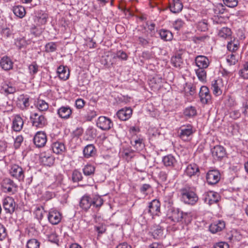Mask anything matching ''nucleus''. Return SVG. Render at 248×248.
Returning a JSON list of instances; mask_svg holds the SVG:
<instances>
[{
    "instance_id": "c9c22d12",
    "label": "nucleus",
    "mask_w": 248,
    "mask_h": 248,
    "mask_svg": "<svg viewBox=\"0 0 248 248\" xmlns=\"http://www.w3.org/2000/svg\"><path fill=\"white\" fill-rule=\"evenodd\" d=\"M13 12L14 14L19 18H23L26 14L24 7L21 5L15 6L13 7Z\"/></svg>"
},
{
    "instance_id": "a19ab883",
    "label": "nucleus",
    "mask_w": 248,
    "mask_h": 248,
    "mask_svg": "<svg viewBox=\"0 0 248 248\" xmlns=\"http://www.w3.org/2000/svg\"><path fill=\"white\" fill-rule=\"evenodd\" d=\"M184 115L188 117H193L197 114V110L195 107L190 106L186 108L184 111Z\"/></svg>"
},
{
    "instance_id": "473e14b6",
    "label": "nucleus",
    "mask_w": 248,
    "mask_h": 248,
    "mask_svg": "<svg viewBox=\"0 0 248 248\" xmlns=\"http://www.w3.org/2000/svg\"><path fill=\"white\" fill-rule=\"evenodd\" d=\"M60 78L66 80L68 79L69 76V72L67 71V67L62 65H60L58 68L57 71Z\"/></svg>"
},
{
    "instance_id": "39448f33",
    "label": "nucleus",
    "mask_w": 248,
    "mask_h": 248,
    "mask_svg": "<svg viewBox=\"0 0 248 248\" xmlns=\"http://www.w3.org/2000/svg\"><path fill=\"white\" fill-rule=\"evenodd\" d=\"M220 199L219 194L213 191L205 192L202 195V200L209 205L217 203Z\"/></svg>"
},
{
    "instance_id": "864d4df0",
    "label": "nucleus",
    "mask_w": 248,
    "mask_h": 248,
    "mask_svg": "<svg viewBox=\"0 0 248 248\" xmlns=\"http://www.w3.org/2000/svg\"><path fill=\"white\" fill-rule=\"evenodd\" d=\"M2 89L4 92L8 94L13 93L16 91L15 87L9 84L4 85Z\"/></svg>"
},
{
    "instance_id": "8fccbe9b",
    "label": "nucleus",
    "mask_w": 248,
    "mask_h": 248,
    "mask_svg": "<svg viewBox=\"0 0 248 248\" xmlns=\"http://www.w3.org/2000/svg\"><path fill=\"white\" fill-rule=\"evenodd\" d=\"M34 213L36 218L38 220H42L44 217V214L46 213V212L44 211L43 209L41 207H38L36 208Z\"/></svg>"
},
{
    "instance_id": "f3484780",
    "label": "nucleus",
    "mask_w": 248,
    "mask_h": 248,
    "mask_svg": "<svg viewBox=\"0 0 248 248\" xmlns=\"http://www.w3.org/2000/svg\"><path fill=\"white\" fill-rule=\"evenodd\" d=\"M40 160L43 165L50 166L54 162V158L49 152H44L40 154Z\"/></svg>"
},
{
    "instance_id": "412c9836",
    "label": "nucleus",
    "mask_w": 248,
    "mask_h": 248,
    "mask_svg": "<svg viewBox=\"0 0 248 248\" xmlns=\"http://www.w3.org/2000/svg\"><path fill=\"white\" fill-rule=\"evenodd\" d=\"M162 161L165 167L170 169L174 168L177 163L175 157L171 154L163 156Z\"/></svg>"
},
{
    "instance_id": "2f4dec72",
    "label": "nucleus",
    "mask_w": 248,
    "mask_h": 248,
    "mask_svg": "<svg viewBox=\"0 0 248 248\" xmlns=\"http://www.w3.org/2000/svg\"><path fill=\"white\" fill-rule=\"evenodd\" d=\"M240 47L239 41L235 38L228 42L227 47L229 51L232 52H236Z\"/></svg>"
},
{
    "instance_id": "79ce46f5",
    "label": "nucleus",
    "mask_w": 248,
    "mask_h": 248,
    "mask_svg": "<svg viewBox=\"0 0 248 248\" xmlns=\"http://www.w3.org/2000/svg\"><path fill=\"white\" fill-rule=\"evenodd\" d=\"M195 72L198 79L202 81L205 80L206 78V72L205 68H199L195 70Z\"/></svg>"
},
{
    "instance_id": "680f3d73",
    "label": "nucleus",
    "mask_w": 248,
    "mask_h": 248,
    "mask_svg": "<svg viewBox=\"0 0 248 248\" xmlns=\"http://www.w3.org/2000/svg\"><path fill=\"white\" fill-rule=\"evenodd\" d=\"M7 232L5 227L3 224L0 223V240H3L7 236Z\"/></svg>"
},
{
    "instance_id": "72a5a7b5",
    "label": "nucleus",
    "mask_w": 248,
    "mask_h": 248,
    "mask_svg": "<svg viewBox=\"0 0 248 248\" xmlns=\"http://www.w3.org/2000/svg\"><path fill=\"white\" fill-rule=\"evenodd\" d=\"M131 144L138 151H141L144 147L143 139L140 137L131 140Z\"/></svg>"
},
{
    "instance_id": "052dcab7",
    "label": "nucleus",
    "mask_w": 248,
    "mask_h": 248,
    "mask_svg": "<svg viewBox=\"0 0 248 248\" xmlns=\"http://www.w3.org/2000/svg\"><path fill=\"white\" fill-rule=\"evenodd\" d=\"M23 138L21 135L17 136L14 140V146L16 149H18L23 142Z\"/></svg>"
},
{
    "instance_id": "1a4fd4ad",
    "label": "nucleus",
    "mask_w": 248,
    "mask_h": 248,
    "mask_svg": "<svg viewBox=\"0 0 248 248\" xmlns=\"http://www.w3.org/2000/svg\"><path fill=\"white\" fill-rule=\"evenodd\" d=\"M199 97L200 101L202 104L212 103V96L209 89L205 86H202L200 90Z\"/></svg>"
},
{
    "instance_id": "bb28decb",
    "label": "nucleus",
    "mask_w": 248,
    "mask_h": 248,
    "mask_svg": "<svg viewBox=\"0 0 248 248\" xmlns=\"http://www.w3.org/2000/svg\"><path fill=\"white\" fill-rule=\"evenodd\" d=\"M92 198L87 195H84L80 199L79 206L85 211H87L92 206Z\"/></svg>"
},
{
    "instance_id": "9d476101",
    "label": "nucleus",
    "mask_w": 248,
    "mask_h": 248,
    "mask_svg": "<svg viewBox=\"0 0 248 248\" xmlns=\"http://www.w3.org/2000/svg\"><path fill=\"white\" fill-rule=\"evenodd\" d=\"M46 141L47 136L44 132L38 131L34 136L33 143L37 147H44L46 145Z\"/></svg>"
},
{
    "instance_id": "5701e85b",
    "label": "nucleus",
    "mask_w": 248,
    "mask_h": 248,
    "mask_svg": "<svg viewBox=\"0 0 248 248\" xmlns=\"http://www.w3.org/2000/svg\"><path fill=\"white\" fill-rule=\"evenodd\" d=\"M132 114V109L130 108H125L119 110L117 112V116L120 120L126 121L131 117Z\"/></svg>"
},
{
    "instance_id": "4c0bfd02",
    "label": "nucleus",
    "mask_w": 248,
    "mask_h": 248,
    "mask_svg": "<svg viewBox=\"0 0 248 248\" xmlns=\"http://www.w3.org/2000/svg\"><path fill=\"white\" fill-rule=\"evenodd\" d=\"M161 38L166 41H171L173 38L172 33L167 30H161L159 31Z\"/></svg>"
},
{
    "instance_id": "f03ea898",
    "label": "nucleus",
    "mask_w": 248,
    "mask_h": 248,
    "mask_svg": "<svg viewBox=\"0 0 248 248\" xmlns=\"http://www.w3.org/2000/svg\"><path fill=\"white\" fill-rule=\"evenodd\" d=\"M196 132L194 127L191 124H186L181 125L178 130V136L180 139L184 141H189Z\"/></svg>"
},
{
    "instance_id": "7c9ffc66",
    "label": "nucleus",
    "mask_w": 248,
    "mask_h": 248,
    "mask_svg": "<svg viewBox=\"0 0 248 248\" xmlns=\"http://www.w3.org/2000/svg\"><path fill=\"white\" fill-rule=\"evenodd\" d=\"M232 32L228 27H223L218 30L217 35L219 37L224 39H228L231 37Z\"/></svg>"
},
{
    "instance_id": "338daca9",
    "label": "nucleus",
    "mask_w": 248,
    "mask_h": 248,
    "mask_svg": "<svg viewBox=\"0 0 248 248\" xmlns=\"http://www.w3.org/2000/svg\"><path fill=\"white\" fill-rule=\"evenodd\" d=\"M95 231L98 232V235H100L105 233L106 231V228L105 226L101 225L95 227Z\"/></svg>"
},
{
    "instance_id": "c85d7f7f",
    "label": "nucleus",
    "mask_w": 248,
    "mask_h": 248,
    "mask_svg": "<svg viewBox=\"0 0 248 248\" xmlns=\"http://www.w3.org/2000/svg\"><path fill=\"white\" fill-rule=\"evenodd\" d=\"M0 65L3 70L8 71L13 68V62L9 57L4 56L0 59Z\"/></svg>"
},
{
    "instance_id": "4468645a",
    "label": "nucleus",
    "mask_w": 248,
    "mask_h": 248,
    "mask_svg": "<svg viewBox=\"0 0 248 248\" xmlns=\"http://www.w3.org/2000/svg\"><path fill=\"white\" fill-rule=\"evenodd\" d=\"M206 178L209 185H215L219 181L220 174L218 170H210L207 173Z\"/></svg>"
},
{
    "instance_id": "7ed1b4c3",
    "label": "nucleus",
    "mask_w": 248,
    "mask_h": 248,
    "mask_svg": "<svg viewBox=\"0 0 248 248\" xmlns=\"http://www.w3.org/2000/svg\"><path fill=\"white\" fill-rule=\"evenodd\" d=\"M30 119L32 125L38 128H42L47 124V119L40 113L32 112L31 113Z\"/></svg>"
},
{
    "instance_id": "de8ad7c7",
    "label": "nucleus",
    "mask_w": 248,
    "mask_h": 248,
    "mask_svg": "<svg viewBox=\"0 0 248 248\" xmlns=\"http://www.w3.org/2000/svg\"><path fill=\"white\" fill-rule=\"evenodd\" d=\"M225 6L221 3H217L214 8V11L216 14H222L225 12Z\"/></svg>"
},
{
    "instance_id": "0e129e2a",
    "label": "nucleus",
    "mask_w": 248,
    "mask_h": 248,
    "mask_svg": "<svg viewBox=\"0 0 248 248\" xmlns=\"http://www.w3.org/2000/svg\"><path fill=\"white\" fill-rule=\"evenodd\" d=\"M38 66L35 63H32L29 66V70L31 75L37 73L38 70Z\"/></svg>"
},
{
    "instance_id": "5fc2aeb1",
    "label": "nucleus",
    "mask_w": 248,
    "mask_h": 248,
    "mask_svg": "<svg viewBox=\"0 0 248 248\" xmlns=\"http://www.w3.org/2000/svg\"><path fill=\"white\" fill-rule=\"evenodd\" d=\"M82 179L81 173L78 170H74L72 173V180L74 182H77Z\"/></svg>"
},
{
    "instance_id": "a878e982",
    "label": "nucleus",
    "mask_w": 248,
    "mask_h": 248,
    "mask_svg": "<svg viewBox=\"0 0 248 248\" xmlns=\"http://www.w3.org/2000/svg\"><path fill=\"white\" fill-rule=\"evenodd\" d=\"M225 222L223 220H219L211 224L209 226V230L212 233H215L222 231L225 228Z\"/></svg>"
},
{
    "instance_id": "e2e57ef3",
    "label": "nucleus",
    "mask_w": 248,
    "mask_h": 248,
    "mask_svg": "<svg viewBox=\"0 0 248 248\" xmlns=\"http://www.w3.org/2000/svg\"><path fill=\"white\" fill-rule=\"evenodd\" d=\"M241 76L245 79H248V62L244 65L243 68L241 70Z\"/></svg>"
},
{
    "instance_id": "393cba45",
    "label": "nucleus",
    "mask_w": 248,
    "mask_h": 248,
    "mask_svg": "<svg viewBox=\"0 0 248 248\" xmlns=\"http://www.w3.org/2000/svg\"><path fill=\"white\" fill-rule=\"evenodd\" d=\"M170 63L174 67L181 69L184 64L183 59L182 57V54L180 53H175L170 59Z\"/></svg>"
},
{
    "instance_id": "37998d69",
    "label": "nucleus",
    "mask_w": 248,
    "mask_h": 248,
    "mask_svg": "<svg viewBox=\"0 0 248 248\" xmlns=\"http://www.w3.org/2000/svg\"><path fill=\"white\" fill-rule=\"evenodd\" d=\"M95 171V167L92 165L87 164L83 169V172L85 175L90 176L93 174Z\"/></svg>"
},
{
    "instance_id": "a18cd8bd",
    "label": "nucleus",
    "mask_w": 248,
    "mask_h": 248,
    "mask_svg": "<svg viewBox=\"0 0 248 248\" xmlns=\"http://www.w3.org/2000/svg\"><path fill=\"white\" fill-rule=\"evenodd\" d=\"M27 248H39L40 242L36 239L29 240L26 244Z\"/></svg>"
},
{
    "instance_id": "cd10ccee",
    "label": "nucleus",
    "mask_w": 248,
    "mask_h": 248,
    "mask_svg": "<svg viewBox=\"0 0 248 248\" xmlns=\"http://www.w3.org/2000/svg\"><path fill=\"white\" fill-rule=\"evenodd\" d=\"M96 154V150L93 144L87 145L83 150V154L85 158H89L93 157Z\"/></svg>"
},
{
    "instance_id": "f8f14e48",
    "label": "nucleus",
    "mask_w": 248,
    "mask_h": 248,
    "mask_svg": "<svg viewBox=\"0 0 248 248\" xmlns=\"http://www.w3.org/2000/svg\"><path fill=\"white\" fill-rule=\"evenodd\" d=\"M223 88L224 84L222 79L214 80L212 81L211 89L215 96H218L220 95L222 93Z\"/></svg>"
},
{
    "instance_id": "f704fd0d",
    "label": "nucleus",
    "mask_w": 248,
    "mask_h": 248,
    "mask_svg": "<svg viewBox=\"0 0 248 248\" xmlns=\"http://www.w3.org/2000/svg\"><path fill=\"white\" fill-rule=\"evenodd\" d=\"M35 106L40 111H46L49 108L48 104L42 99H38L35 104Z\"/></svg>"
},
{
    "instance_id": "9b49d317",
    "label": "nucleus",
    "mask_w": 248,
    "mask_h": 248,
    "mask_svg": "<svg viewBox=\"0 0 248 248\" xmlns=\"http://www.w3.org/2000/svg\"><path fill=\"white\" fill-rule=\"evenodd\" d=\"M72 112L69 106H62L57 109V114L60 118L66 120L72 118Z\"/></svg>"
},
{
    "instance_id": "774afa93",
    "label": "nucleus",
    "mask_w": 248,
    "mask_h": 248,
    "mask_svg": "<svg viewBox=\"0 0 248 248\" xmlns=\"http://www.w3.org/2000/svg\"><path fill=\"white\" fill-rule=\"evenodd\" d=\"M185 90H188L189 94L191 95H193L196 91V87L191 84H186V87L185 88Z\"/></svg>"
},
{
    "instance_id": "f257e3e1",
    "label": "nucleus",
    "mask_w": 248,
    "mask_h": 248,
    "mask_svg": "<svg viewBox=\"0 0 248 248\" xmlns=\"http://www.w3.org/2000/svg\"><path fill=\"white\" fill-rule=\"evenodd\" d=\"M182 200L187 204L195 205L198 201L199 198L194 187L185 186L180 190Z\"/></svg>"
},
{
    "instance_id": "423d86ee",
    "label": "nucleus",
    "mask_w": 248,
    "mask_h": 248,
    "mask_svg": "<svg viewBox=\"0 0 248 248\" xmlns=\"http://www.w3.org/2000/svg\"><path fill=\"white\" fill-rule=\"evenodd\" d=\"M1 187L4 192L12 194H15L17 189V185L9 178H5L2 180Z\"/></svg>"
},
{
    "instance_id": "c03bdc74",
    "label": "nucleus",
    "mask_w": 248,
    "mask_h": 248,
    "mask_svg": "<svg viewBox=\"0 0 248 248\" xmlns=\"http://www.w3.org/2000/svg\"><path fill=\"white\" fill-rule=\"evenodd\" d=\"M162 78L157 77H154L149 81V85L155 88H158L161 83Z\"/></svg>"
},
{
    "instance_id": "09e8293b",
    "label": "nucleus",
    "mask_w": 248,
    "mask_h": 248,
    "mask_svg": "<svg viewBox=\"0 0 248 248\" xmlns=\"http://www.w3.org/2000/svg\"><path fill=\"white\" fill-rule=\"evenodd\" d=\"M19 101L22 103V105L20 106V108L22 109L26 108L29 107L30 105L29 98L27 97L21 96Z\"/></svg>"
},
{
    "instance_id": "6ab92c4d",
    "label": "nucleus",
    "mask_w": 248,
    "mask_h": 248,
    "mask_svg": "<svg viewBox=\"0 0 248 248\" xmlns=\"http://www.w3.org/2000/svg\"><path fill=\"white\" fill-rule=\"evenodd\" d=\"M24 124V122L19 115L14 116L12 121V129L16 132H19L21 130Z\"/></svg>"
},
{
    "instance_id": "e433bc0d",
    "label": "nucleus",
    "mask_w": 248,
    "mask_h": 248,
    "mask_svg": "<svg viewBox=\"0 0 248 248\" xmlns=\"http://www.w3.org/2000/svg\"><path fill=\"white\" fill-rule=\"evenodd\" d=\"M152 234L155 239H159L163 237V229L158 225L154 226L152 228Z\"/></svg>"
},
{
    "instance_id": "3c124183",
    "label": "nucleus",
    "mask_w": 248,
    "mask_h": 248,
    "mask_svg": "<svg viewBox=\"0 0 248 248\" xmlns=\"http://www.w3.org/2000/svg\"><path fill=\"white\" fill-rule=\"evenodd\" d=\"M224 4L228 7L233 8L238 4V0H222Z\"/></svg>"
},
{
    "instance_id": "c756f323",
    "label": "nucleus",
    "mask_w": 248,
    "mask_h": 248,
    "mask_svg": "<svg viewBox=\"0 0 248 248\" xmlns=\"http://www.w3.org/2000/svg\"><path fill=\"white\" fill-rule=\"evenodd\" d=\"M199 172L198 166L194 163L189 164L185 170L186 174L189 177L198 175Z\"/></svg>"
},
{
    "instance_id": "dca6fc26",
    "label": "nucleus",
    "mask_w": 248,
    "mask_h": 248,
    "mask_svg": "<svg viewBox=\"0 0 248 248\" xmlns=\"http://www.w3.org/2000/svg\"><path fill=\"white\" fill-rule=\"evenodd\" d=\"M188 216L187 213H184L178 209H173L171 210V215L169 216V218L175 222H180L184 218L186 221V218Z\"/></svg>"
},
{
    "instance_id": "2eb2a0df",
    "label": "nucleus",
    "mask_w": 248,
    "mask_h": 248,
    "mask_svg": "<svg viewBox=\"0 0 248 248\" xmlns=\"http://www.w3.org/2000/svg\"><path fill=\"white\" fill-rule=\"evenodd\" d=\"M47 218L51 224L57 225L60 222L62 219V215L57 210L52 209L48 213Z\"/></svg>"
},
{
    "instance_id": "603ef678",
    "label": "nucleus",
    "mask_w": 248,
    "mask_h": 248,
    "mask_svg": "<svg viewBox=\"0 0 248 248\" xmlns=\"http://www.w3.org/2000/svg\"><path fill=\"white\" fill-rule=\"evenodd\" d=\"M57 45L54 42H49L45 46L46 51L47 52H53L56 51Z\"/></svg>"
},
{
    "instance_id": "bf43d9fd",
    "label": "nucleus",
    "mask_w": 248,
    "mask_h": 248,
    "mask_svg": "<svg viewBox=\"0 0 248 248\" xmlns=\"http://www.w3.org/2000/svg\"><path fill=\"white\" fill-rule=\"evenodd\" d=\"M151 186L149 184H143L140 187V192L144 195H147L148 193L147 191L151 188Z\"/></svg>"
},
{
    "instance_id": "6e6552de",
    "label": "nucleus",
    "mask_w": 248,
    "mask_h": 248,
    "mask_svg": "<svg viewBox=\"0 0 248 248\" xmlns=\"http://www.w3.org/2000/svg\"><path fill=\"white\" fill-rule=\"evenodd\" d=\"M113 124L108 118L101 116L98 118L96 121V126L104 131H108L113 127Z\"/></svg>"
},
{
    "instance_id": "ea45409f",
    "label": "nucleus",
    "mask_w": 248,
    "mask_h": 248,
    "mask_svg": "<svg viewBox=\"0 0 248 248\" xmlns=\"http://www.w3.org/2000/svg\"><path fill=\"white\" fill-rule=\"evenodd\" d=\"M92 206L96 208H100L103 204L104 201L99 196H95L92 198Z\"/></svg>"
},
{
    "instance_id": "13d9d810",
    "label": "nucleus",
    "mask_w": 248,
    "mask_h": 248,
    "mask_svg": "<svg viewBox=\"0 0 248 248\" xmlns=\"http://www.w3.org/2000/svg\"><path fill=\"white\" fill-rule=\"evenodd\" d=\"M184 24V21L181 19H178L174 21L173 27L175 30H179Z\"/></svg>"
},
{
    "instance_id": "4be33fe9",
    "label": "nucleus",
    "mask_w": 248,
    "mask_h": 248,
    "mask_svg": "<svg viewBox=\"0 0 248 248\" xmlns=\"http://www.w3.org/2000/svg\"><path fill=\"white\" fill-rule=\"evenodd\" d=\"M52 151L57 155H62L66 151L64 144L61 141H55L52 143L51 146Z\"/></svg>"
},
{
    "instance_id": "ddd939ff",
    "label": "nucleus",
    "mask_w": 248,
    "mask_h": 248,
    "mask_svg": "<svg viewBox=\"0 0 248 248\" xmlns=\"http://www.w3.org/2000/svg\"><path fill=\"white\" fill-rule=\"evenodd\" d=\"M147 212L153 217L159 216L160 212V203L157 200H153L148 205Z\"/></svg>"
},
{
    "instance_id": "49530a36",
    "label": "nucleus",
    "mask_w": 248,
    "mask_h": 248,
    "mask_svg": "<svg viewBox=\"0 0 248 248\" xmlns=\"http://www.w3.org/2000/svg\"><path fill=\"white\" fill-rule=\"evenodd\" d=\"M97 116V113L94 109L88 108L85 115V118L87 121H91Z\"/></svg>"
},
{
    "instance_id": "6e6d98bb",
    "label": "nucleus",
    "mask_w": 248,
    "mask_h": 248,
    "mask_svg": "<svg viewBox=\"0 0 248 248\" xmlns=\"http://www.w3.org/2000/svg\"><path fill=\"white\" fill-rule=\"evenodd\" d=\"M16 46L19 48L24 47L27 45V42L24 38L17 39L15 41Z\"/></svg>"
},
{
    "instance_id": "69168bd1",
    "label": "nucleus",
    "mask_w": 248,
    "mask_h": 248,
    "mask_svg": "<svg viewBox=\"0 0 248 248\" xmlns=\"http://www.w3.org/2000/svg\"><path fill=\"white\" fill-rule=\"evenodd\" d=\"M85 104V101L81 98H78L75 101V106L78 109L82 108Z\"/></svg>"
},
{
    "instance_id": "0eeeda50",
    "label": "nucleus",
    "mask_w": 248,
    "mask_h": 248,
    "mask_svg": "<svg viewBox=\"0 0 248 248\" xmlns=\"http://www.w3.org/2000/svg\"><path fill=\"white\" fill-rule=\"evenodd\" d=\"M2 205L5 213L12 215L15 211L16 204L12 197L7 196L2 200Z\"/></svg>"
},
{
    "instance_id": "a211bd4d",
    "label": "nucleus",
    "mask_w": 248,
    "mask_h": 248,
    "mask_svg": "<svg viewBox=\"0 0 248 248\" xmlns=\"http://www.w3.org/2000/svg\"><path fill=\"white\" fill-rule=\"evenodd\" d=\"M183 8V4L180 0H172L169 3V9L174 14L181 12Z\"/></svg>"
},
{
    "instance_id": "aec40b11",
    "label": "nucleus",
    "mask_w": 248,
    "mask_h": 248,
    "mask_svg": "<svg viewBox=\"0 0 248 248\" xmlns=\"http://www.w3.org/2000/svg\"><path fill=\"white\" fill-rule=\"evenodd\" d=\"M196 66L199 68H207L210 62L208 58L205 56L199 55L197 56L195 59Z\"/></svg>"
},
{
    "instance_id": "20e7f679",
    "label": "nucleus",
    "mask_w": 248,
    "mask_h": 248,
    "mask_svg": "<svg viewBox=\"0 0 248 248\" xmlns=\"http://www.w3.org/2000/svg\"><path fill=\"white\" fill-rule=\"evenodd\" d=\"M9 174L11 177L19 182L23 181L25 178L24 171L19 165L14 164L10 166Z\"/></svg>"
},
{
    "instance_id": "b1692460",
    "label": "nucleus",
    "mask_w": 248,
    "mask_h": 248,
    "mask_svg": "<svg viewBox=\"0 0 248 248\" xmlns=\"http://www.w3.org/2000/svg\"><path fill=\"white\" fill-rule=\"evenodd\" d=\"M212 154L213 157H217L218 159H221L226 155L225 148L220 145H217L211 149Z\"/></svg>"
},
{
    "instance_id": "58836bf2",
    "label": "nucleus",
    "mask_w": 248,
    "mask_h": 248,
    "mask_svg": "<svg viewBox=\"0 0 248 248\" xmlns=\"http://www.w3.org/2000/svg\"><path fill=\"white\" fill-rule=\"evenodd\" d=\"M239 59V55L236 52H232L230 55L227 56L226 61L227 63L230 65H234L238 61Z\"/></svg>"
},
{
    "instance_id": "4d7b16f0",
    "label": "nucleus",
    "mask_w": 248,
    "mask_h": 248,
    "mask_svg": "<svg viewBox=\"0 0 248 248\" xmlns=\"http://www.w3.org/2000/svg\"><path fill=\"white\" fill-rule=\"evenodd\" d=\"M113 58H117L122 60H126L127 59V55L124 51L119 50L117 51L115 55L113 57Z\"/></svg>"
}]
</instances>
